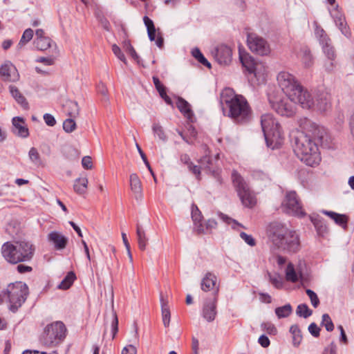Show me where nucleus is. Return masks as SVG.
<instances>
[{"mask_svg": "<svg viewBox=\"0 0 354 354\" xmlns=\"http://www.w3.org/2000/svg\"><path fill=\"white\" fill-rule=\"evenodd\" d=\"M136 235H137L138 247H139L140 250H145L147 247L148 239L146 236V233H145V230L138 224L137 225Z\"/></svg>", "mask_w": 354, "mask_h": 354, "instance_id": "obj_31", "label": "nucleus"}, {"mask_svg": "<svg viewBox=\"0 0 354 354\" xmlns=\"http://www.w3.org/2000/svg\"><path fill=\"white\" fill-rule=\"evenodd\" d=\"M290 332L292 335L293 345L295 346H298L302 340V335L300 329L298 326L293 325L290 327Z\"/></svg>", "mask_w": 354, "mask_h": 354, "instance_id": "obj_40", "label": "nucleus"}, {"mask_svg": "<svg viewBox=\"0 0 354 354\" xmlns=\"http://www.w3.org/2000/svg\"><path fill=\"white\" fill-rule=\"evenodd\" d=\"M28 157L32 163L37 167L44 166L43 161L41 160V156L38 150L32 147L28 151Z\"/></svg>", "mask_w": 354, "mask_h": 354, "instance_id": "obj_38", "label": "nucleus"}, {"mask_svg": "<svg viewBox=\"0 0 354 354\" xmlns=\"http://www.w3.org/2000/svg\"><path fill=\"white\" fill-rule=\"evenodd\" d=\"M75 279V274L74 272H70L67 274V275L64 277V279L62 281L57 287L59 289L67 290L73 284Z\"/></svg>", "mask_w": 354, "mask_h": 354, "instance_id": "obj_39", "label": "nucleus"}, {"mask_svg": "<svg viewBox=\"0 0 354 354\" xmlns=\"http://www.w3.org/2000/svg\"><path fill=\"white\" fill-rule=\"evenodd\" d=\"M288 227L279 222H272L267 227V236L269 241L274 248L280 250Z\"/></svg>", "mask_w": 354, "mask_h": 354, "instance_id": "obj_9", "label": "nucleus"}, {"mask_svg": "<svg viewBox=\"0 0 354 354\" xmlns=\"http://www.w3.org/2000/svg\"><path fill=\"white\" fill-rule=\"evenodd\" d=\"M330 15L339 29L347 24L344 15L338 10L335 9L332 10L330 12Z\"/></svg>", "mask_w": 354, "mask_h": 354, "instance_id": "obj_36", "label": "nucleus"}, {"mask_svg": "<svg viewBox=\"0 0 354 354\" xmlns=\"http://www.w3.org/2000/svg\"><path fill=\"white\" fill-rule=\"evenodd\" d=\"M277 80L279 87L290 101L299 102L301 99L305 101V97H308L306 89L298 83L292 74L286 71L280 72Z\"/></svg>", "mask_w": 354, "mask_h": 354, "instance_id": "obj_4", "label": "nucleus"}, {"mask_svg": "<svg viewBox=\"0 0 354 354\" xmlns=\"http://www.w3.org/2000/svg\"><path fill=\"white\" fill-rule=\"evenodd\" d=\"M160 302L163 324L165 327H167L169 326L170 322V310L167 304V301H165L162 296L160 297Z\"/></svg>", "mask_w": 354, "mask_h": 354, "instance_id": "obj_34", "label": "nucleus"}, {"mask_svg": "<svg viewBox=\"0 0 354 354\" xmlns=\"http://www.w3.org/2000/svg\"><path fill=\"white\" fill-rule=\"evenodd\" d=\"M176 106L179 111L184 114L188 119H191L193 115L192 111L190 109V104L184 99L178 97Z\"/></svg>", "mask_w": 354, "mask_h": 354, "instance_id": "obj_30", "label": "nucleus"}, {"mask_svg": "<svg viewBox=\"0 0 354 354\" xmlns=\"http://www.w3.org/2000/svg\"><path fill=\"white\" fill-rule=\"evenodd\" d=\"M152 131L154 135L156 136L162 142H166L167 140V136L165 132V130L159 123L153 124Z\"/></svg>", "mask_w": 354, "mask_h": 354, "instance_id": "obj_42", "label": "nucleus"}, {"mask_svg": "<svg viewBox=\"0 0 354 354\" xmlns=\"http://www.w3.org/2000/svg\"><path fill=\"white\" fill-rule=\"evenodd\" d=\"M12 248L18 255L19 263L30 261L34 255L35 246L28 241H15L12 243Z\"/></svg>", "mask_w": 354, "mask_h": 354, "instance_id": "obj_13", "label": "nucleus"}, {"mask_svg": "<svg viewBox=\"0 0 354 354\" xmlns=\"http://www.w3.org/2000/svg\"><path fill=\"white\" fill-rule=\"evenodd\" d=\"M322 325L326 328L327 331H332L334 329V324L328 314L322 315Z\"/></svg>", "mask_w": 354, "mask_h": 354, "instance_id": "obj_50", "label": "nucleus"}, {"mask_svg": "<svg viewBox=\"0 0 354 354\" xmlns=\"http://www.w3.org/2000/svg\"><path fill=\"white\" fill-rule=\"evenodd\" d=\"M247 43L250 50L259 55H266L270 52L267 41L255 33L248 34Z\"/></svg>", "mask_w": 354, "mask_h": 354, "instance_id": "obj_12", "label": "nucleus"}, {"mask_svg": "<svg viewBox=\"0 0 354 354\" xmlns=\"http://www.w3.org/2000/svg\"><path fill=\"white\" fill-rule=\"evenodd\" d=\"M323 213L333 219L336 224L339 225L344 229L346 227L348 218L346 215L337 214L330 211H323Z\"/></svg>", "mask_w": 354, "mask_h": 354, "instance_id": "obj_29", "label": "nucleus"}, {"mask_svg": "<svg viewBox=\"0 0 354 354\" xmlns=\"http://www.w3.org/2000/svg\"><path fill=\"white\" fill-rule=\"evenodd\" d=\"M219 216L220 218L224 221L228 225H232V227L234 228V229H236L237 227H244L241 223H239L238 221H236V220L232 218H230L229 216H227V215L225 214H223L222 213H221L219 214Z\"/></svg>", "mask_w": 354, "mask_h": 354, "instance_id": "obj_49", "label": "nucleus"}, {"mask_svg": "<svg viewBox=\"0 0 354 354\" xmlns=\"http://www.w3.org/2000/svg\"><path fill=\"white\" fill-rule=\"evenodd\" d=\"M64 113L71 118H75L79 115L80 109L76 102L67 100L63 106Z\"/></svg>", "mask_w": 354, "mask_h": 354, "instance_id": "obj_28", "label": "nucleus"}, {"mask_svg": "<svg viewBox=\"0 0 354 354\" xmlns=\"http://www.w3.org/2000/svg\"><path fill=\"white\" fill-rule=\"evenodd\" d=\"M66 328L62 322H55L46 326L42 335V343L48 346H55L66 337Z\"/></svg>", "mask_w": 354, "mask_h": 354, "instance_id": "obj_8", "label": "nucleus"}, {"mask_svg": "<svg viewBox=\"0 0 354 354\" xmlns=\"http://www.w3.org/2000/svg\"><path fill=\"white\" fill-rule=\"evenodd\" d=\"M118 330V319L115 312H113V321L111 323L112 338L113 339Z\"/></svg>", "mask_w": 354, "mask_h": 354, "instance_id": "obj_56", "label": "nucleus"}, {"mask_svg": "<svg viewBox=\"0 0 354 354\" xmlns=\"http://www.w3.org/2000/svg\"><path fill=\"white\" fill-rule=\"evenodd\" d=\"M232 180L242 204L246 207H253L256 205L257 199L246 181L236 171L232 173Z\"/></svg>", "mask_w": 354, "mask_h": 354, "instance_id": "obj_7", "label": "nucleus"}, {"mask_svg": "<svg viewBox=\"0 0 354 354\" xmlns=\"http://www.w3.org/2000/svg\"><path fill=\"white\" fill-rule=\"evenodd\" d=\"M136 148L138 149V151L139 152L143 162H145V165L147 166V167L148 168V169L149 170L150 173L151 174V175L153 176L154 178V180H156V177L154 176V174L151 169V167L147 159V157L145 156V154L144 153V152L142 151V149L140 148V147L139 146V145L138 143H136Z\"/></svg>", "mask_w": 354, "mask_h": 354, "instance_id": "obj_54", "label": "nucleus"}, {"mask_svg": "<svg viewBox=\"0 0 354 354\" xmlns=\"http://www.w3.org/2000/svg\"><path fill=\"white\" fill-rule=\"evenodd\" d=\"M220 102L225 115L236 123H246L252 118V110L241 95L235 93L230 88H224L220 95Z\"/></svg>", "mask_w": 354, "mask_h": 354, "instance_id": "obj_2", "label": "nucleus"}, {"mask_svg": "<svg viewBox=\"0 0 354 354\" xmlns=\"http://www.w3.org/2000/svg\"><path fill=\"white\" fill-rule=\"evenodd\" d=\"M308 330L310 334L315 337H317L319 335L320 328L315 323H312L309 325Z\"/></svg>", "mask_w": 354, "mask_h": 354, "instance_id": "obj_61", "label": "nucleus"}, {"mask_svg": "<svg viewBox=\"0 0 354 354\" xmlns=\"http://www.w3.org/2000/svg\"><path fill=\"white\" fill-rule=\"evenodd\" d=\"M12 248L11 242H6L1 247V254L3 258L9 263L16 264L19 263L18 255Z\"/></svg>", "mask_w": 354, "mask_h": 354, "instance_id": "obj_22", "label": "nucleus"}, {"mask_svg": "<svg viewBox=\"0 0 354 354\" xmlns=\"http://www.w3.org/2000/svg\"><path fill=\"white\" fill-rule=\"evenodd\" d=\"M47 239L58 250L64 249L68 241V239L66 236L57 231L50 232L48 234Z\"/></svg>", "mask_w": 354, "mask_h": 354, "instance_id": "obj_20", "label": "nucleus"}, {"mask_svg": "<svg viewBox=\"0 0 354 354\" xmlns=\"http://www.w3.org/2000/svg\"><path fill=\"white\" fill-rule=\"evenodd\" d=\"M12 132L17 136L26 138L29 136V130L25 120L21 117H15L12 120Z\"/></svg>", "mask_w": 354, "mask_h": 354, "instance_id": "obj_21", "label": "nucleus"}, {"mask_svg": "<svg viewBox=\"0 0 354 354\" xmlns=\"http://www.w3.org/2000/svg\"><path fill=\"white\" fill-rule=\"evenodd\" d=\"M322 50L324 55L328 59H336V53L334 47L331 45V41L326 43V44L322 45Z\"/></svg>", "mask_w": 354, "mask_h": 354, "instance_id": "obj_43", "label": "nucleus"}, {"mask_svg": "<svg viewBox=\"0 0 354 354\" xmlns=\"http://www.w3.org/2000/svg\"><path fill=\"white\" fill-rule=\"evenodd\" d=\"M261 124L267 147L272 149L279 147L283 140L281 127L272 114H264L261 118Z\"/></svg>", "mask_w": 354, "mask_h": 354, "instance_id": "obj_3", "label": "nucleus"}, {"mask_svg": "<svg viewBox=\"0 0 354 354\" xmlns=\"http://www.w3.org/2000/svg\"><path fill=\"white\" fill-rule=\"evenodd\" d=\"M201 288L204 292L212 291L214 296L216 297L219 290L216 276L212 272H207L201 280Z\"/></svg>", "mask_w": 354, "mask_h": 354, "instance_id": "obj_16", "label": "nucleus"}, {"mask_svg": "<svg viewBox=\"0 0 354 354\" xmlns=\"http://www.w3.org/2000/svg\"><path fill=\"white\" fill-rule=\"evenodd\" d=\"M269 277L270 282L274 287L277 288H281L283 286V280L279 276L270 275Z\"/></svg>", "mask_w": 354, "mask_h": 354, "instance_id": "obj_58", "label": "nucleus"}, {"mask_svg": "<svg viewBox=\"0 0 354 354\" xmlns=\"http://www.w3.org/2000/svg\"><path fill=\"white\" fill-rule=\"evenodd\" d=\"M28 295V286L21 281L9 284L6 291L3 292V296L7 298L9 303L10 309L13 312L24 303Z\"/></svg>", "mask_w": 354, "mask_h": 354, "instance_id": "obj_6", "label": "nucleus"}, {"mask_svg": "<svg viewBox=\"0 0 354 354\" xmlns=\"http://www.w3.org/2000/svg\"><path fill=\"white\" fill-rule=\"evenodd\" d=\"M216 302L217 297L214 296L212 298L207 299L203 304L202 315L203 318L209 322L215 319L217 313Z\"/></svg>", "mask_w": 354, "mask_h": 354, "instance_id": "obj_18", "label": "nucleus"}, {"mask_svg": "<svg viewBox=\"0 0 354 354\" xmlns=\"http://www.w3.org/2000/svg\"><path fill=\"white\" fill-rule=\"evenodd\" d=\"M315 34L316 37L319 39L321 45L326 44V43L330 42V39L328 37L325 30L319 26L317 23H315Z\"/></svg>", "mask_w": 354, "mask_h": 354, "instance_id": "obj_35", "label": "nucleus"}, {"mask_svg": "<svg viewBox=\"0 0 354 354\" xmlns=\"http://www.w3.org/2000/svg\"><path fill=\"white\" fill-rule=\"evenodd\" d=\"M300 127L302 130L295 137V153L306 165H317L321 160L318 145H324L327 140L326 131L324 127L307 118L301 120Z\"/></svg>", "mask_w": 354, "mask_h": 354, "instance_id": "obj_1", "label": "nucleus"}, {"mask_svg": "<svg viewBox=\"0 0 354 354\" xmlns=\"http://www.w3.org/2000/svg\"><path fill=\"white\" fill-rule=\"evenodd\" d=\"M112 50L114 55L124 64H127V61L126 59V57L123 53L122 52L121 49L119 46H118L116 44H113L112 46Z\"/></svg>", "mask_w": 354, "mask_h": 354, "instance_id": "obj_53", "label": "nucleus"}, {"mask_svg": "<svg viewBox=\"0 0 354 354\" xmlns=\"http://www.w3.org/2000/svg\"><path fill=\"white\" fill-rule=\"evenodd\" d=\"M9 90L11 95L19 104L24 109H27L28 108V103L26 97L21 93L19 90L13 85L9 86Z\"/></svg>", "mask_w": 354, "mask_h": 354, "instance_id": "obj_27", "label": "nucleus"}, {"mask_svg": "<svg viewBox=\"0 0 354 354\" xmlns=\"http://www.w3.org/2000/svg\"><path fill=\"white\" fill-rule=\"evenodd\" d=\"M144 23L147 29L149 38L151 41H156V44L159 48H162L164 44V39L160 32L156 35V30L154 26L153 21L148 17L145 16L143 18Z\"/></svg>", "mask_w": 354, "mask_h": 354, "instance_id": "obj_19", "label": "nucleus"}, {"mask_svg": "<svg viewBox=\"0 0 354 354\" xmlns=\"http://www.w3.org/2000/svg\"><path fill=\"white\" fill-rule=\"evenodd\" d=\"M286 279L287 281L292 283H295L299 280L298 274L294 268V266L291 263H289L287 266L286 270Z\"/></svg>", "mask_w": 354, "mask_h": 354, "instance_id": "obj_41", "label": "nucleus"}, {"mask_svg": "<svg viewBox=\"0 0 354 354\" xmlns=\"http://www.w3.org/2000/svg\"><path fill=\"white\" fill-rule=\"evenodd\" d=\"M296 313L299 317L307 318L312 315L313 311L309 309L306 304H302L297 306Z\"/></svg>", "mask_w": 354, "mask_h": 354, "instance_id": "obj_46", "label": "nucleus"}, {"mask_svg": "<svg viewBox=\"0 0 354 354\" xmlns=\"http://www.w3.org/2000/svg\"><path fill=\"white\" fill-rule=\"evenodd\" d=\"M212 54L214 56L215 59L220 64L226 65L231 62L232 58V50L231 48L224 44L218 46Z\"/></svg>", "mask_w": 354, "mask_h": 354, "instance_id": "obj_17", "label": "nucleus"}, {"mask_svg": "<svg viewBox=\"0 0 354 354\" xmlns=\"http://www.w3.org/2000/svg\"><path fill=\"white\" fill-rule=\"evenodd\" d=\"M121 354H137V348L136 346L129 344L123 348Z\"/></svg>", "mask_w": 354, "mask_h": 354, "instance_id": "obj_64", "label": "nucleus"}, {"mask_svg": "<svg viewBox=\"0 0 354 354\" xmlns=\"http://www.w3.org/2000/svg\"><path fill=\"white\" fill-rule=\"evenodd\" d=\"M75 127L76 124L73 118L66 119L63 123V129L67 133L73 132Z\"/></svg>", "mask_w": 354, "mask_h": 354, "instance_id": "obj_51", "label": "nucleus"}, {"mask_svg": "<svg viewBox=\"0 0 354 354\" xmlns=\"http://www.w3.org/2000/svg\"><path fill=\"white\" fill-rule=\"evenodd\" d=\"M82 165L86 169H91L93 167V162L90 156H84L82 160Z\"/></svg>", "mask_w": 354, "mask_h": 354, "instance_id": "obj_63", "label": "nucleus"}, {"mask_svg": "<svg viewBox=\"0 0 354 354\" xmlns=\"http://www.w3.org/2000/svg\"><path fill=\"white\" fill-rule=\"evenodd\" d=\"M307 295L309 297L310 299L311 304L314 308H317L319 304V299L317 295V294L313 291L312 290L307 289L306 290Z\"/></svg>", "mask_w": 354, "mask_h": 354, "instance_id": "obj_52", "label": "nucleus"}, {"mask_svg": "<svg viewBox=\"0 0 354 354\" xmlns=\"http://www.w3.org/2000/svg\"><path fill=\"white\" fill-rule=\"evenodd\" d=\"M240 59L243 66L250 73L252 68H253V66L255 64L256 62H254V60L248 55H241Z\"/></svg>", "mask_w": 354, "mask_h": 354, "instance_id": "obj_47", "label": "nucleus"}, {"mask_svg": "<svg viewBox=\"0 0 354 354\" xmlns=\"http://www.w3.org/2000/svg\"><path fill=\"white\" fill-rule=\"evenodd\" d=\"M0 77L3 82H17L20 75L16 66L7 60L0 66Z\"/></svg>", "mask_w": 354, "mask_h": 354, "instance_id": "obj_15", "label": "nucleus"}, {"mask_svg": "<svg viewBox=\"0 0 354 354\" xmlns=\"http://www.w3.org/2000/svg\"><path fill=\"white\" fill-rule=\"evenodd\" d=\"M282 241L283 244L280 248L281 250L289 253H295L300 249L299 237L297 233L294 230L288 228L287 234Z\"/></svg>", "mask_w": 354, "mask_h": 354, "instance_id": "obj_14", "label": "nucleus"}, {"mask_svg": "<svg viewBox=\"0 0 354 354\" xmlns=\"http://www.w3.org/2000/svg\"><path fill=\"white\" fill-rule=\"evenodd\" d=\"M44 120L48 126L53 127L56 124V120L51 114L45 113L44 115Z\"/></svg>", "mask_w": 354, "mask_h": 354, "instance_id": "obj_62", "label": "nucleus"}, {"mask_svg": "<svg viewBox=\"0 0 354 354\" xmlns=\"http://www.w3.org/2000/svg\"><path fill=\"white\" fill-rule=\"evenodd\" d=\"M126 51L132 57V58L139 63V56L136 53L135 49L129 42L125 44Z\"/></svg>", "mask_w": 354, "mask_h": 354, "instance_id": "obj_57", "label": "nucleus"}, {"mask_svg": "<svg viewBox=\"0 0 354 354\" xmlns=\"http://www.w3.org/2000/svg\"><path fill=\"white\" fill-rule=\"evenodd\" d=\"M33 30L31 28H27L24 30L21 38L17 46V49L20 50L33 37Z\"/></svg>", "mask_w": 354, "mask_h": 354, "instance_id": "obj_37", "label": "nucleus"}, {"mask_svg": "<svg viewBox=\"0 0 354 354\" xmlns=\"http://www.w3.org/2000/svg\"><path fill=\"white\" fill-rule=\"evenodd\" d=\"M292 313V307L290 304H286L275 309V313L278 318L288 317Z\"/></svg>", "mask_w": 354, "mask_h": 354, "instance_id": "obj_44", "label": "nucleus"}, {"mask_svg": "<svg viewBox=\"0 0 354 354\" xmlns=\"http://www.w3.org/2000/svg\"><path fill=\"white\" fill-rule=\"evenodd\" d=\"M306 94L308 97H305V101L301 99L299 102L302 108L313 109L320 113L326 112L330 109L331 97L328 89L324 88L318 89L313 97L307 90Z\"/></svg>", "mask_w": 354, "mask_h": 354, "instance_id": "obj_5", "label": "nucleus"}, {"mask_svg": "<svg viewBox=\"0 0 354 354\" xmlns=\"http://www.w3.org/2000/svg\"><path fill=\"white\" fill-rule=\"evenodd\" d=\"M130 187L137 201L142 198V183L136 174H131L129 176Z\"/></svg>", "mask_w": 354, "mask_h": 354, "instance_id": "obj_23", "label": "nucleus"}, {"mask_svg": "<svg viewBox=\"0 0 354 354\" xmlns=\"http://www.w3.org/2000/svg\"><path fill=\"white\" fill-rule=\"evenodd\" d=\"M269 102L272 108L282 116L291 117L295 113V104L299 102L290 101L287 97L282 100L272 99L269 97Z\"/></svg>", "mask_w": 354, "mask_h": 354, "instance_id": "obj_11", "label": "nucleus"}, {"mask_svg": "<svg viewBox=\"0 0 354 354\" xmlns=\"http://www.w3.org/2000/svg\"><path fill=\"white\" fill-rule=\"evenodd\" d=\"M261 326L270 335H275L277 332L276 327L271 323H263Z\"/></svg>", "mask_w": 354, "mask_h": 354, "instance_id": "obj_60", "label": "nucleus"}, {"mask_svg": "<svg viewBox=\"0 0 354 354\" xmlns=\"http://www.w3.org/2000/svg\"><path fill=\"white\" fill-rule=\"evenodd\" d=\"M192 55L203 65L211 68L210 63L203 56L198 48H195L192 50Z\"/></svg>", "mask_w": 354, "mask_h": 354, "instance_id": "obj_48", "label": "nucleus"}, {"mask_svg": "<svg viewBox=\"0 0 354 354\" xmlns=\"http://www.w3.org/2000/svg\"><path fill=\"white\" fill-rule=\"evenodd\" d=\"M209 162H210V158L207 156H205L203 158V159L201 160V167H198L197 165H193V164L192 163L189 165L188 168L194 174L196 175L197 178L199 179V176L201 174V169L210 170L209 167L207 165V166L204 165L205 162H207L209 164Z\"/></svg>", "mask_w": 354, "mask_h": 354, "instance_id": "obj_33", "label": "nucleus"}, {"mask_svg": "<svg viewBox=\"0 0 354 354\" xmlns=\"http://www.w3.org/2000/svg\"><path fill=\"white\" fill-rule=\"evenodd\" d=\"M250 73L254 74L259 83H263L265 82L266 78L267 68L264 64L256 62Z\"/></svg>", "mask_w": 354, "mask_h": 354, "instance_id": "obj_25", "label": "nucleus"}, {"mask_svg": "<svg viewBox=\"0 0 354 354\" xmlns=\"http://www.w3.org/2000/svg\"><path fill=\"white\" fill-rule=\"evenodd\" d=\"M88 187V179L86 177L77 178L73 185L74 191L78 194L86 192Z\"/></svg>", "mask_w": 354, "mask_h": 354, "instance_id": "obj_32", "label": "nucleus"}, {"mask_svg": "<svg viewBox=\"0 0 354 354\" xmlns=\"http://www.w3.org/2000/svg\"><path fill=\"white\" fill-rule=\"evenodd\" d=\"M297 55L305 68H309L313 64V57L308 47H301Z\"/></svg>", "mask_w": 354, "mask_h": 354, "instance_id": "obj_24", "label": "nucleus"}, {"mask_svg": "<svg viewBox=\"0 0 354 354\" xmlns=\"http://www.w3.org/2000/svg\"><path fill=\"white\" fill-rule=\"evenodd\" d=\"M192 218L194 221V228L198 233H205V227L202 223V215L197 206H192Z\"/></svg>", "mask_w": 354, "mask_h": 354, "instance_id": "obj_26", "label": "nucleus"}, {"mask_svg": "<svg viewBox=\"0 0 354 354\" xmlns=\"http://www.w3.org/2000/svg\"><path fill=\"white\" fill-rule=\"evenodd\" d=\"M337 66V62L335 59H326L324 62V67L325 70L328 72L331 73L335 71Z\"/></svg>", "mask_w": 354, "mask_h": 354, "instance_id": "obj_55", "label": "nucleus"}, {"mask_svg": "<svg viewBox=\"0 0 354 354\" xmlns=\"http://www.w3.org/2000/svg\"><path fill=\"white\" fill-rule=\"evenodd\" d=\"M283 210L289 214L303 216L305 213L295 192H289L282 203Z\"/></svg>", "mask_w": 354, "mask_h": 354, "instance_id": "obj_10", "label": "nucleus"}, {"mask_svg": "<svg viewBox=\"0 0 354 354\" xmlns=\"http://www.w3.org/2000/svg\"><path fill=\"white\" fill-rule=\"evenodd\" d=\"M240 236L249 245H250V246L255 245L256 241L251 235H248L245 232H241Z\"/></svg>", "mask_w": 354, "mask_h": 354, "instance_id": "obj_59", "label": "nucleus"}, {"mask_svg": "<svg viewBox=\"0 0 354 354\" xmlns=\"http://www.w3.org/2000/svg\"><path fill=\"white\" fill-rule=\"evenodd\" d=\"M35 47L39 50H46L51 46L50 38L34 40Z\"/></svg>", "mask_w": 354, "mask_h": 354, "instance_id": "obj_45", "label": "nucleus"}]
</instances>
